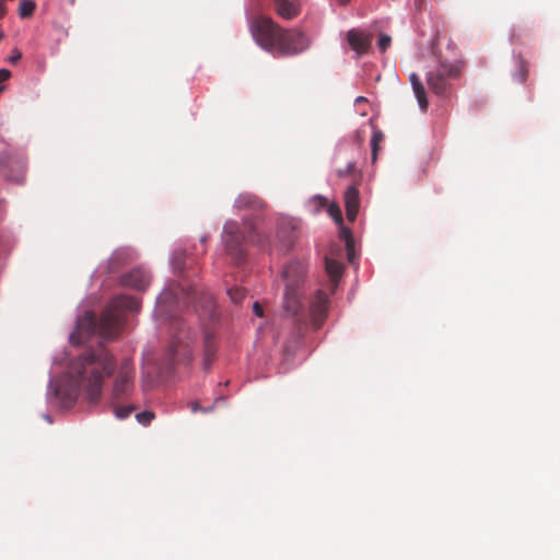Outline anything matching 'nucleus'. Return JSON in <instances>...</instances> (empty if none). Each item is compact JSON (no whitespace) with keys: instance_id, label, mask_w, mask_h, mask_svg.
<instances>
[{"instance_id":"39","label":"nucleus","mask_w":560,"mask_h":560,"mask_svg":"<svg viewBox=\"0 0 560 560\" xmlns=\"http://www.w3.org/2000/svg\"><path fill=\"white\" fill-rule=\"evenodd\" d=\"M365 102H368V100L364 96H358L355 98V104H361V103H365Z\"/></svg>"},{"instance_id":"42","label":"nucleus","mask_w":560,"mask_h":560,"mask_svg":"<svg viewBox=\"0 0 560 560\" xmlns=\"http://www.w3.org/2000/svg\"><path fill=\"white\" fill-rule=\"evenodd\" d=\"M3 36H4V35H3V33H2V32H0V39H2V38H3Z\"/></svg>"},{"instance_id":"43","label":"nucleus","mask_w":560,"mask_h":560,"mask_svg":"<svg viewBox=\"0 0 560 560\" xmlns=\"http://www.w3.org/2000/svg\"><path fill=\"white\" fill-rule=\"evenodd\" d=\"M2 91H3V86H0V92H2Z\"/></svg>"},{"instance_id":"13","label":"nucleus","mask_w":560,"mask_h":560,"mask_svg":"<svg viewBox=\"0 0 560 560\" xmlns=\"http://www.w3.org/2000/svg\"><path fill=\"white\" fill-rule=\"evenodd\" d=\"M360 207L359 190L355 186H350L345 192V208L347 218L350 222L357 219Z\"/></svg>"},{"instance_id":"37","label":"nucleus","mask_w":560,"mask_h":560,"mask_svg":"<svg viewBox=\"0 0 560 560\" xmlns=\"http://www.w3.org/2000/svg\"><path fill=\"white\" fill-rule=\"evenodd\" d=\"M190 407H191L192 412H197V411L207 412L209 410V409H205V408L200 407L199 402H197V401L191 402Z\"/></svg>"},{"instance_id":"36","label":"nucleus","mask_w":560,"mask_h":560,"mask_svg":"<svg viewBox=\"0 0 560 560\" xmlns=\"http://www.w3.org/2000/svg\"><path fill=\"white\" fill-rule=\"evenodd\" d=\"M253 311L255 315H257L258 317H261L264 315L262 306L258 302L254 303Z\"/></svg>"},{"instance_id":"31","label":"nucleus","mask_w":560,"mask_h":560,"mask_svg":"<svg viewBox=\"0 0 560 560\" xmlns=\"http://www.w3.org/2000/svg\"><path fill=\"white\" fill-rule=\"evenodd\" d=\"M355 171V164L353 162H350L347 164L345 168H340L337 171V174L339 177H347L354 173Z\"/></svg>"},{"instance_id":"44","label":"nucleus","mask_w":560,"mask_h":560,"mask_svg":"<svg viewBox=\"0 0 560 560\" xmlns=\"http://www.w3.org/2000/svg\"><path fill=\"white\" fill-rule=\"evenodd\" d=\"M72 3L74 2V0H70Z\"/></svg>"},{"instance_id":"2","label":"nucleus","mask_w":560,"mask_h":560,"mask_svg":"<svg viewBox=\"0 0 560 560\" xmlns=\"http://www.w3.org/2000/svg\"><path fill=\"white\" fill-rule=\"evenodd\" d=\"M140 307L138 299L117 295L112 299L98 320L92 312H85L78 319L75 330L71 334L70 339L77 343H83L94 335H98L103 339H113L121 329L125 312L138 313Z\"/></svg>"},{"instance_id":"34","label":"nucleus","mask_w":560,"mask_h":560,"mask_svg":"<svg viewBox=\"0 0 560 560\" xmlns=\"http://www.w3.org/2000/svg\"><path fill=\"white\" fill-rule=\"evenodd\" d=\"M371 147H372V160H373V162H375L377 159L378 151H380V143L371 142Z\"/></svg>"},{"instance_id":"24","label":"nucleus","mask_w":560,"mask_h":560,"mask_svg":"<svg viewBox=\"0 0 560 560\" xmlns=\"http://www.w3.org/2000/svg\"><path fill=\"white\" fill-rule=\"evenodd\" d=\"M515 75L520 82L523 83L526 81L527 75H528V63L525 60H523V59L518 60L517 72Z\"/></svg>"},{"instance_id":"16","label":"nucleus","mask_w":560,"mask_h":560,"mask_svg":"<svg viewBox=\"0 0 560 560\" xmlns=\"http://www.w3.org/2000/svg\"><path fill=\"white\" fill-rule=\"evenodd\" d=\"M277 237L282 248L288 249L294 242L293 225L291 222L282 221L278 225Z\"/></svg>"},{"instance_id":"29","label":"nucleus","mask_w":560,"mask_h":560,"mask_svg":"<svg viewBox=\"0 0 560 560\" xmlns=\"http://www.w3.org/2000/svg\"><path fill=\"white\" fill-rule=\"evenodd\" d=\"M328 213L330 214V217L338 223V224H341L342 223V214H341V210L339 208L338 205L336 203H332L329 206L328 208Z\"/></svg>"},{"instance_id":"33","label":"nucleus","mask_w":560,"mask_h":560,"mask_svg":"<svg viewBox=\"0 0 560 560\" xmlns=\"http://www.w3.org/2000/svg\"><path fill=\"white\" fill-rule=\"evenodd\" d=\"M384 140V135L381 130L378 129H374L373 130V135H372V139H371V142H377V143H381L382 141Z\"/></svg>"},{"instance_id":"27","label":"nucleus","mask_w":560,"mask_h":560,"mask_svg":"<svg viewBox=\"0 0 560 560\" xmlns=\"http://www.w3.org/2000/svg\"><path fill=\"white\" fill-rule=\"evenodd\" d=\"M154 418V412L149 410L136 415L137 421L142 425H149Z\"/></svg>"},{"instance_id":"22","label":"nucleus","mask_w":560,"mask_h":560,"mask_svg":"<svg viewBox=\"0 0 560 560\" xmlns=\"http://www.w3.org/2000/svg\"><path fill=\"white\" fill-rule=\"evenodd\" d=\"M340 237L346 243L348 259H349V261H352L353 260V237H352L351 231L347 228H341Z\"/></svg>"},{"instance_id":"23","label":"nucleus","mask_w":560,"mask_h":560,"mask_svg":"<svg viewBox=\"0 0 560 560\" xmlns=\"http://www.w3.org/2000/svg\"><path fill=\"white\" fill-rule=\"evenodd\" d=\"M35 2L32 0H21L19 5V14L21 18H27L33 14L35 10Z\"/></svg>"},{"instance_id":"35","label":"nucleus","mask_w":560,"mask_h":560,"mask_svg":"<svg viewBox=\"0 0 560 560\" xmlns=\"http://www.w3.org/2000/svg\"><path fill=\"white\" fill-rule=\"evenodd\" d=\"M11 72L8 69H0V83L9 80Z\"/></svg>"},{"instance_id":"12","label":"nucleus","mask_w":560,"mask_h":560,"mask_svg":"<svg viewBox=\"0 0 560 560\" xmlns=\"http://www.w3.org/2000/svg\"><path fill=\"white\" fill-rule=\"evenodd\" d=\"M234 208L237 211L259 212L266 208V203L252 192H242L235 198Z\"/></svg>"},{"instance_id":"19","label":"nucleus","mask_w":560,"mask_h":560,"mask_svg":"<svg viewBox=\"0 0 560 560\" xmlns=\"http://www.w3.org/2000/svg\"><path fill=\"white\" fill-rule=\"evenodd\" d=\"M244 228L247 232V240L249 242L258 245L262 249H269L267 237L256 232L250 220H244Z\"/></svg>"},{"instance_id":"41","label":"nucleus","mask_w":560,"mask_h":560,"mask_svg":"<svg viewBox=\"0 0 560 560\" xmlns=\"http://www.w3.org/2000/svg\"><path fill=\"white\" fill-rule=\"evenodd\" d=\"M206 300H207V302H208V303H211V302H212V298H211L210 295H209V296H207V298H206Z\"/></svg>"},{"instance_id":"6","label":"nucleus","mask_w":560,"mask_h":560,"mask_svg":"<svg viewBox=\"0 0 560 560\" xmlns=\"http://www.w3.org/2000/svg\"><path fill=\"white\" fill-rule=\"evenodd\" d=\"M438 67L427 75L429 88L436 94L444 96L450 89V80L459 77L460 66L458 62H451L438 56Z\"/></svg>"},{"instance_id":"21","label":"nucleus","mask_w":560,"mask_h":560,"mask_svg":"<svg viewBox=\"0 0 560 560\" xmlns=\"http://www.w3.org/2000/svg\"><path fill=\"white\" fill-rule=\"evenodd\" d=\"M197 289L196 288H189L188 290H183V296L182 298H177L175 296L172 292H164L160 298H159V303L162 304L164 301L168 300V298L172 295L174 299L176 300H184L188 303H196V298H197ZM160 308H162V305L159 306Z\"/></svg>"},{"instance_id":"25","label":"nucleus","mask_w":560,"mask_h":560,"mask_svg":"<svg viewBox=\"0 0 560 560\" xmlns=\"http://www.w3.org/2000/svg\"><path fill=\"white\" fill-rule=\"evenodd\" d=\"M228 293L235 304L241 303L246 296V290L237 287L230 289Z\"/></svg>"},{"instance_id":"30","label":"nucleus","mask_w":560,"mask_h":560,"mask_svg":"<svg viewBox=\"0 0 560 560\" xmlns=\"http://www.w3.org/2000/svg\"><path fill=\"white\" fill-rule=\"evenodd\" d=\"M392 43V38L388 35L382 34L378 38L377 46L382 52L386 51Z\"/></svg>"},{"instance_id":"7","label":"nucleus","mask_w":560,"mask_h":560,"mask_svg":"<svg viewBox=\"0 0 560 560\" xmlns=\"http://www.w3.org/2000/svg\"><path fill=\"white\" fill-rule=\"evenodd\" d=\"M244 233L235 221H229L224 224L222 241L225 246L226 254L234 264H242L245 260L246 250L244 246Z\"/></svg>"},{"instance_id":"15","label":"nucleus","mask_w":560,"mask_h":560,"mask_svg":"<svg viewBox=\"0 0 560 560\" xmlns=\"http://www.w3.org/2000/svg\"><path fill=\"white\" fill-rule=\"evenodd\" d=\"M217 341L212 332L206 331L203 336V368L210 369L215 359Z\"/></svg>"},{"instance_id":"40","label":"nucleus","mask_w":560,"mask_h":560,"mask_svg":"<svg viewBox=\"0 0 560 560\" xmlns=\"http://www.w3.org/2000/svg\"><path fill=\"white\" fill-rule=\"evenodd\" d=\"M340 5H347L350 0H336Z\"/></svg>"},{"instance_id":"28","label":"nucleus","mask_w":560,"mask_h":560,"mask_svg":"<svg viewBox=\"0 0 560 560\" xmlns=\"http://www.w3.org/2000/svg\"><path fill=\"white\" fill-rule=\"evenodd\" d=\"M135 410L133 406H117L115 407V415L118 419H126Z\"/></svg>"},{"instance_id":"9","label":"nucleus","mask_w":560,"mask_h":560,"mask_svg":"<svg viewBox=\"0 0 560 560\" xmlns=\"http://www.w3.org/2000/svg\"><path fill=\"white\" fill-rule=\"evenodd\" d=\"M311 317L314 326L319 328L327 317L328 313V295L323 290H318L315 294L310 307Z\"/></svg>"},{"instance_id":"8","label":"nucleus","mask_w":560,"mask_h":560,"mask_svg":"<svg viewBox=\"0 0 560 560\" xmlns=\"http://www.w3.org/2000/svg\"><path fill=\"white\" fill-rule=\"evenodd\" d=\"M135 382V368L133 363L130 359H124L118 368V371L115 375L114 385H113V397L115 399H120L122 397H127L133 389Z\"/></svg>"},{"instance_id":"10","label":"nucleus","mask_w":560,"mask_h":560,"mask_svg":"<svg viewBox=\"0 0 560 560\" xmlns=\"http://www.w3.org/2000/svg\"><path fill=\"white\" fill-rule=\"evenodd\" d=\"M1 173L14 183H22L25 177L26 163L22 159H11L0 162Z\"/></svg>"},{"instance_id":"14","label":"nucleus","mask_w":560,"mask_h":560,"mask_svg":"<svg viewBox=\"0 0 560 560\" xmlns=\"http://www.w3.org/2000/svg\"><path fill=\"white\" fill-rule=\"evenodd\" d=\"M347 40L359 55L365 52L371 45V37L354 28L347 33Z\"/></svg>"},{"instance_id":"1","label":"nucleus","mask_w":560,"mask_h":560,"mask_svg":"<svg viewBox=\"0 0 560 560\" xmlns=\"http://www.w3.org/2000/svg\"><path fill=\"white\" fill-rule=\"evenodd\" d=\"M114 371L112 354L105 349L90 350L72 361L69 366V384L56 388V396L66 404H72L83 392L90 402L101 398L104 377Z\"/></svg>"},{"instance_id":"17","label":"nucleus","mask_w":560,"mask_h":560,"mask_svg":"<svg viewBox=\"0 0 560 560\" xmlns=\"http://www.w3.org/2000/svg\"><path fill=\"white\" fill-rule=\"evenodd\" d=\"M275 8L277 13L285 20H292L300 13L299 7L289 0H275Z\"/></svg>"},{"instance_id":"3","label":"nucleus","mask_w":560,"mask_h":560,"mask_svg":"<svg viewBox=\"0 0 560 560\" xmlns=\"http://www.w3.org/2000/svg\"><path fill=\"white\" fill-rule=\"evenodd\" d=\"M252 34L261 48L279 56L299 55L310 47V39L302 31L284 30L266 16L254 21Z\"/></svg>"},{"instance_id":"20","label":"nucleus","mask_w":560,"mask_h":560,"mask_svg":"<svg viewBox=\"0 0 560 560\" xmlns=\"http://www.w3.org/2000/svg\"><path fill=\"white\" fill-rule=\"evenodd\" d=\"M325 268H326V271L329 275V277L332 281V285L335 288L338 279L341 277V273L343 270V265L337 259L326 257Z\"/></svg>"},{"instance_id":"4","label":"nucleus","mask_w":560,"mask_h":560,"mask_svg":"<svg viewBox=\"0 0 560 560\" xmlns=\"http://www.w3.org/2000/svg\"><path fill=\"white\" fill-rule=\"evenodd\" d=\"M305 272L306 268L300 261L288 264L282 271L285 282L283 308L289 316L296 315L302 307V285Z\"/></svg>"},{"instance_id":"5","label":"nucleus","mask_w":560,"mask_h":560,"mask_svg":"<svg viewBox=\"0 0 560 560\" xmlns=\"http://www.w3.org/2000/svg\"><path fill=\"white\" fill-rule=\"evenodd\" d=\"M170 326L173 330V341L167 353V365L168 369L172 370L177 363L190 361L192 352L190 349L189 336L185 330V323L183 319L172 317Z\"/></svg>"},{"instance_id":"32","label":"nucleus","mask_w":560,"mask_h":560,"mask_svg":"<svg viewBox=\"0 0 560 560\" xmlns=\"http://www.w3.org/2000/svg\"><path fill=\"white\" fill-rule=\"evenodd\" d=\"M22 58V54L18 48H14L11 51V55L8 58V61L11 63H16Z\"/></svg>"},{"instance_id":"38","label":"nucleus","mask_w":560,"mask_h":560,"mask_svg":"<svg viewBox=\"0 0 560 560\" xmlns=\"http://www.w3.org/2000/svg\"><path fill=\"white\" fill-rule=\"evenodd\" d=\"M7 13L4 0H0V19H2Z\"/></svg>"},{"instance_id":"11","label":"nucleus","mask_w":560,"mask_h":560,"mask_svg":"<svg viewBox=\"0 0 560 560\" xmlns=\"http://www.w3.org/2000/svg\"><path fill=\"white\" fill-rule=\"evenodd\" d=\"M120 281L124 287L143 291L150 283V275L139 267L122 275Z\"/></svg>"},{"instance_id":"18","label":"nucleus","mask_w":560,"mask_h":560,"mask_svg":"<svg viewBox=\"0 0 560 560\" xmlns=\"http://www.w3.org/2000/svg\"><path fill=\"white\" fill-rule=\"evenodd\" d=\"M410 82L420 108L422 110H425L428 108V100L427 92L422 82L420 81L419 77L416 73H412L410 75Z\"/></svg>"},{"instance_id":"26","label":"nucleus","mask_w":560,"mask_h":560,"mask_svg":"<svg viewBox=\"0 0 560 560\" xmlns=\"http://www.w3.org/2000/svg\"><path fill=\"white\" fill-rule=\"evenodd\" d=\"M172 265L176 271H183L185 268V254L175 252L172 258Z\"/></svg>"}]
</instances>
